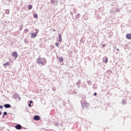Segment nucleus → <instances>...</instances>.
I'll return each mask as SVG.
<instances>
[{"instance_id": "obj_1", "label": "nucleus", "mask_w": 131, "mask_h": 131, "mask_svg": "<svg viewBox=\"0 0 131 131\" xmlns=\"http://www.w3.org/2000/svg\"><path fill=\"white\" fill-rule=\"evenodd\" d=\"M37 62L38 64L44 66L47 64V59L46 58L38 57L37 59Z\"/></svg>"}, {"instance_id": "obj_2", "label": "nucleus", "mask_w": 131, "mask_h": 131, "mask_svg": "<svg viewBox=\"0 0 131 131\" xmlns=\"http://www.w3.org/2000/svg\"><path fill=\"white\" fill-rule=\"evenodd\" d=\"M12 55L13 56V57H14L15 59L17 58V57H18V54H17L16 52H13Z\"/></svg>"}, {"instance_id": "obj_3", "label": "nucleus", "mask_w": 131, "mask_h": 131, "mask_svg": "<svg viewBox=\"0 0 131 131\" xmlns=\"http://www.w3.org/2000/svg\"><path fill=\"white\" fill-rule=\"evenodd\" d=\"M126 38L127 39H131V34L130 33H128L126 35Z\"/></svg>"}, {"instance_id": "obj_4", "label": "nucleus", "mask_w": 131, "mask_h": 131, "mask_svg": "<svg viewBox=\"0 0 131 131\" xmlns=\"http://www.w3.org/2000/svg\"><path fill=\"white\" fill-rule=\"evenodd\" d=\"M36 35H37V32H36L35 33H31V37L32 38H34Z\"/></svg>"}, {"instance_id": "obj_5", "label": "nucleus", "mask_w": 131, "mask_h": 131, "mask_svg": "<svg viewBox=\"0 0 131 131\" xmlns=\"http://www.w3.org/2000/svg\"><path fill=\"white\" fill-rule=\"evenodd\" d=\"M103 63L107 64V63H108V58L107 57L103 58Z\"/></svg>"}, {"instance_id": "obj_6", "label": "nucleus", "mask_w": 131, "mask_h": 131, "mask_svg": "<svg viewBox=\"0 0 131 131\" xmlns=\"http://www.w3.org/2000/svg\"><path fill=\"white\" fill-rule=\"evenodd\" d=\"M33 118L34 120L37 121H38L40 120V117L38 116H35Z\"/></svg>"}, {"instance_id": "obj_7", "label": "nucleus", "mask_w": 131, "mask_h": 131, "mask_svg": "<svg viewBox=\"0 0 131 131\" xmlns=\"http://www.w3.org/2000/svg\"><path fill=\"white\" fill-rule=\"evenodd\" d=\"M29 107H32L33 106V101L32 100L30 101V103L28 104Z\"/></svg>"}, {"instance_id": "obj_8", "label": "nucleus", "mask_w": 131, "mask_h": 131, "mask_svg": "<svg viewBox=\"0 0 131 131\" xmlns=\"http://www.w3.org/2000/svg\"><path fill=\"white\" fill-rule=\"evenodd\" d=\"M4 107L5 108H11V105H10L9 104H6L4 105Z\"/></svg>"}, {"instance_id": "obj_9", "label": "nucleus", "mask_w": 131, "mask_h": 131, "mask_svg": "<svg viewBox=\"0 0 131 131\" xmlns=\"http://www.w3.org/2000/svg\"><path fill=\"white\" fill-rule=\"evenodd\" d=\"M21 126L20 125H17V126H15V129H20Z\"/></svg>"}, {"instance_id": "obj_10", "label": "nucleus", "mask_w": 131, "mask_h": 131, "mask_svg": "<svg viewBox=\"0 0 131 131\" xmlns=\"http://www.w3.org/2000/svg\"><path fill=\"white\" fill-rule=\"evenodd\" d=\"M58 38H59V41H60V42L62 41V36L61 34L59 35Z\"/></svg>"}, {"instance_id": "obj_11", "label": "nucleus", "mask_w": 131, "mask_h": 131, "mask_svg": "<svg viewBox=\"0 0 131 131\" xmlns=\"http://www.w3.org/2000/svg\"><path fill=\"white\" fill-rule=\"evenodd\" d=\"M4 67H6V66H10V62H7V63H4L3 64Z\"/></svg>"}, {"instance_id": "obj_12", "label": "nucleus", "mask_w": 131, "mask_h": 131, "mask_svg": "<svg viewBox=\"0 0 131 131\" xmlns=\"http://www.w3.org/2000/svg\"><path fill=\"white\" fill-rule=\"evenodd\" d=\"M59 61H60V62H63V57H60V58H59Z\"/></svg>"}, {"instance_id": "obj_13", "label": "nucleus", "mask_w": 131, "mask_h": 131, "mask_svg": "<svg viewBox=\"0 0 131 131\" xmlns=\"http://www.w3.org/2000/svg\"><path fill=\"white\" fill-rule=\"evenodd\" d=\"M33 17H34V18H35L36 19H37L38 16L37 14H35L33 15Z\"/></svg>"}, {"instance_id": "obj_14", "label": "nucleus", "mask_w": 131, "mask_h": 131, "mask_svg": "<svg viewBox=\"0 0 131 131\" xmlns=\"http://www.w3.org/2000/svg\"><path fill=\"white\" fill-rule=\"evenodd\" d=\"M28 31H29V30H28V29H26L24 30V33H27V32H28Z\"/></svg>"}, {"instance_id": "obj_15", "label": "nucleus", "mask_w": 131, "mask_h": 131, "mask_svg": "<svg viewBox=\"0 0 131 131\" xmlns=\"http://www.w3.org/2000/svg\"><path fill=\"white\" fill-rule=\"evenodd\" d=\"M32 9V5H29L28 6V9L29 10H31Z\"/></svg>"}, {"instance_id": "obj_16", "label": "nucleus", "mask_w": 131, "mask_h": 131, "mask_svg": "<svg viewBox=\"0 0 131 131\" xmlns=\"http://www.w3.org/2000/svg\"><path fill=\"white\" fill-rule=\"evenodd\" d=\"M55 46H56V47H59V43H55Z\"/></svg>"}, {"instance_id": "obj_17", "label": "nucleus", "mask_w": 131, "mask_h": 131, "mask_svg": "<svg viewBox=\"0 0 131 131\" xmlns=\"http://www.w3.org/2000/svg\"><path fill=\"white\" fill-rule=\"evenodd\" d=\"M102 47H103V48H105V47H106V44H103V45H102Z\"/></svg>"}, {"instance_id": "obj_18", "label": "nucleus", "mask_w": 131, "mask_h": 131, "mask_svg": "<svg viewBox=\"0 0 131 131\" xmlns=\"http://www.w3.org/2000/svg\"><path fill=\"white\" fill-rule=\"evenodd\" d=\"M3 105H0V109H3Z\"/></svg>"}, {"instance_id": "obj_19", "label": "nucleus", "mask_w": 131, "mask_h": 131, "mask_svg": "<svg viewBox=\"0 0 131 131\" xmlns=\"http://www.w3.org/2000/svg\"><path fill=\"white\" fill-rule=\"evenodd\" d=\"M4 115H7V112H4Z\"/></svg>"}, {"instance_id": "obj_20", "label": "nucleus", "mask_w": 131, "mask_h": 131, "mask_svg": "<svg viewBox=\"0 0 131 131\" xmlns=\"http://www.w3.org/2000/svg\"><path fill=\"white\" fill-rule=\"evenodd\" d=\"M94 96H97V93H94Z\"/></svg>"}, {"instance_id": "obj_21", "label": "nucleus", "mask_w": 131, "mask_h": 131, "mask_svg": "<svg viewBox=\"0 0 131 131\" xmlns=\"http://www.w3.org/2000/svg\"><path fill=\"white\" fill-rule=\"evenodd\" d=\"M0 115H2V112L0 111Z\"/></svg>"}, {"instance_id": "obj_22", "label": "nucleus", "mask_w": 131, "mask_h": 131, "mask_svg": "<svg viewBox=\"0 0 131 131\" xmlns=\"http://www.w3.org/2000/svg\"><path fill=\"white\" fill-rule=\"evenodd\" d=\"M6 12H8V13H9V10H7Z\"/></svg>"}, {"instance_id": "obj_23", "label": "nucleus", "mask_w": 131, "mask_h": 131, "mask_svg": "<svg viewBox=\"0 0 131 131\" xmlns=\"http://www.w3.org/2000/svg\"><path fill=\"white\" fill-rule=\"evenodd\" d=\"M117 50L119 51V49H117Z\"/></svg>"}, {"instance_id": "obj_24", "label": "nucleus", "mask_w": 131, "mask_h": 131, "mask_svg": "<svg viewBox=\"0 0 131 131\" xmlns=\"http://www.w3.org/2000/svg\"><path fill=\"white\" fill-rule=\"evenodd\" d=\"M53 31H54V32L56 31V30H53Z\"/></svg>"}, {"instance_id": "obj_25", "label": "nucleus", "mask_w": 131, "mask_h": 131, "mask_svg": "<svg viewBox=\"0 0 131 131\" xmlns=\"http://www.w3.org/2000/svg\"><path fill=\"white\" fill-rule=\"evenodd\" d=\"M3 117H5V116H3Z\"/></svg>"}]
</instances>
